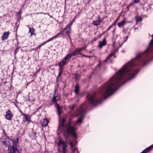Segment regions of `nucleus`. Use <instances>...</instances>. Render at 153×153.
<instances>
[{
	"instance_id": "nucleus-4",
	"label": "nucleus",
	"mask_w": 153,
	"mask_h": 153,
	"mask_svg": "<svg viewBox=\"0 0 153 153\" xmlns=\"http://www.w3.org/2000/svg\"><path fill=\"white\" fill-rule=\"evenodd\" d=\"M87 104L86 103L82 105L80 107L79 109L77 110L76 112L74 115H71L70 117L69 118L70 120L72 119L73 117L77 116H79L76 121L75 123L74 124L75 125L82 123L84 115L85 113V109L87 108Z\"/></svg>"
},
{
	"instance_id": "nucleus-11",
	"label": "nucleus",
	"mask_w": 153,
	"mask_h": 153,
	"mask_svg": "<svg viewBox=\"0 0 153 153\" xmlns=\"http://www.w3.org/2000/svg\"><path fill=\"white\" fill-rule=\"evenodd\" d=\"M10 33L8 31L4 32L1 37V39L2 40H5L7 39L9 36Z\"/></svg>"
},
{
	"instance_id": "nucleus-10",
	"label": "nucleus",
	"mask_w": 153,
	"mask_h": 153,
	"mask_svg": "<svg viewBox=\"0 0 153 153\" xmlns=\"http://www.w3.org/2000/svg\"><path fill=\"white\" fill-rule=\"evenodd\" d=\"M106 45V41L105 38H104L102 41H99V42L98 47L100 48Z\"/></svg>"
},
{
	"instance_id": "nucleus-21",
	"label": "nucleus",
	"mask_w": 153,
	"mask_h": 153,
	"mask_svg": "<svg viewBox=\"0 0 153 153\" xmlns=\"http://www.w3.org/2000/svg\"><path fill=\"white\" fill-rule=\"evenodd\" d=\"M79 54H80L79 53L78 51H77V50H76L75 51H74L72 53V55L73 56H75L76 55H77Z\"/></svg>"
},
{
	"instance_id": "nucleus-7",
	"label": "nucleus",
	"mask_w": 153,
	"mask_h": 153,
	"mask_svg": "<svg viewBox=\"0 0 153 153\" xmlns=\"http://www.w3.org/2000/svg\"><path fill=\"white\" fill-rule=\"evenodd\" d=\"M72 56V55L71 54L67 55L64 59L59 63V65L61 69H62V67L63 66L68 62L69 61V59Z\"/></svg>"
},
{
	"instance_id": "nucleus-6",
	"label": "nucleus",
	"mask_w": 153,
	"mask_h": 153,
	"mask_svg": "<svg viewBox=\"0 0 153 153\" xmlns=\"http://www.w3.org/2000/svg\"><path fill=\"white\" fill-rule=\"evenodd\" d=\"M118 48H115L112 50L106 59L103 61L104 62H106L108 63H112L113 62L112 57L114 56V58L116 56L115 54L118 51Z\"/></svg>"
},
{
	"instance_id": "nucleus-33",
	"label": "nucleus",
	"mask_w": 153,
	"mask_h": 153,
	"mask_svg": "<svg viewBox=\"0 0 153 153\" xmlns=\"http://www.w3.org/2000/svg\"><path fill=\"white\" fill-rule=\"evenodd\" d=\"M91 1V0H90V1Z\"/></svg>"
},
{
	"instance_id": "nucleus-30",
	"label": "nucleus",
	"mask_w": 153,
	"mask_h": 153,
	"mask_svg": "<svg viewBox=\"0 0 153 153\" xmlns=\"http://www.w3.org/2000/svg\"><path fill=\"white\" fill-rule=\"evenodd\" d=\"M42 46V44L40 45H39V46H38V47L39 48H40Z\"/></svg>"
},
{
	"instance_id": "nucleus-34",
	"label": "nucleus",
	"mask_w": 153,
	"mask_h": 153,
	"mask_svg": "<svg viewBox=\"0 0 153 153\" xmlns=\"http://www.w3.org/2000/svg\"><path fill=\"white\" fill-rule=\"evenodd\" d=\"M1 18V17H0V18Z\"/></svg>"
},
{
	"instance_id": "nucleus-22",
	"label": "nucleus",
	"mask_w": 153,
	"mask_h": 153,
	"mask_svg": "<svg viewBox=\"0 0 153 153\" xmlns=\"http://www.w3.org/2000/svg\"><path fill=\"white\" fill-rule=\"evenodd\" d=\"M62 69H61L60 68L59 69V74L58 76H60L62 74Z\"/></svg>"
},
{
	"instance_id": "nucleus-3",
	"label": "nucleus",
	"mask_w": 153,
	"mask_h": 153,
	"mask_svg": "<svg viewBox=\"0 0 153 153\" xmlns=\"http://www.w3.org/2000/svg\"><path fill=\"white\" fill-rule=\"evenodd\" d=\"M4 144L8 146V152L10 153H19L17 148V144L19 142V139L16 137L11 140L6 135H4L2 138Z\"/></svg>"
},
{
	"instance_id": "nucleus-9",
	"label": "nucleus",
	"mask_w": 153,
	"mask_h": 153,
	"mask_svg": "<svg viewBox=\"0 0 153 153\" xmlns=\"http://www.w3.org/2000/svg\"><path fill=\"white\" fill-rule=\"evenodd\" d=\"M13 117L12 113L9 110L6 112L5 117L6 119L9 120H11Z\"/></svg>"
},
{
	"instance_id": "nucleus-17",
	"label": "nucleus",
	"mask_w": 153,
	"mask_h": 153,
	"mask_svg": "<svg viewBox=\"0 0 153 153\" xmlns=\"http://www.w3.org/2000/svg\"><path fill=\"white\" fill-rule=\"evenodd\" d=\"M56 36H53V37L51 38V39H49L47 41L45 42H44L42 44V46H43V45H44L46 43H47L48 42H49L53 40V39H55V37H56Z\"/></svg>"
},
{
	"instance_id": "nucleus-18",
	"label": "nucleus",
	"mask_w": 153,
	"mask_h": 153,
	"mask_svg": "<svg viewBox=\"0 0 153 153\" xmlns=\"http://www.w3.org/2000/svg\"><path fill=\"white\" fill-rule=\"evenodd\" d=\"M101 22V21L100 20H97L96 21H94L93 22V24L94 25L97 26L100 24V23Z\"/></svg>"
},
{
	"instance_id": "nucleus-12",
	"label": "nucleus",
	"mask_w": 153,
	"mask_h": 153,
	"mask_svg": "<svg viewBox=\"0 0 153 153\" xmlns=\"http://www.w3.org/2000/svg\"><path fill=\"white\" fill-rule=\"evenodd\" d=\"M23 115L24 116L23 121H27L29 122L30 121V117L28 114H23Z\"/></svg>"
},
{
	"instance_id": "nucleus-23",
	"label": "nucleus",
	"mask_w": 153,
	"mask_h": 153,
	"mask_svg": "<svg viewBox=\"0 0 153 153\" xmlns=\"http://www.w3.org/2000/svg\"><path fill=\"white\" fill-rule=\"evenodd\" d=\"M82 49H83L82 48H79V49H77L76 50H77V51H78L79 53L80 54V52Z\"/></svg>"
},
{
	"instance_id": "nucleus-1",
	"label": "nucleus",
	"mask_w": 153,
	"mask_h": 153,
	"mask_svg": "<svg viewBox=\"0 0 153 153\" xmlns=\"http://www.w3.org/2000/svg\"><path fill=\"white\" fill-rule=\"evenodd\" d=\"M152 36V39L145 52L137 54L135 58L124 65L109 81L102 86L99 93L87 95V100L89 104L96 106L100 102V96L106 98L112 95L119 87L135 77L139 71L138 68L140 66L146 64L147 57L153 50V34Z\"/></svg>"
},
{
	"instance_id": "nucleus-28",
	"label": "nucleus",
	"mask_w": 153,
	"mask_h": 153,
	"mask_svg": "<svg viewBox=\"0 0 153 153\" xmlns=\"http://www.w3.org/2000/svg\"><path fill=\"white\" fill-rule=\"evenodd\" d=\"M38 48H39L38 47L36 48H34V49H33V50H37Z\"/></svg>"
},
{
	"instance_id": "nucleus-27",
	"label": "nucleus",
	"mask_w": 153,
	"mask_h": 153,
	"mask_svg": "<svg viewBox=\"0 0 153 153\" xmlns=\"http://www.w3.org/2000/svg\"><path fill=\"white\" fill-rule=\"evenodd\" d=\"M38 48H39L38 47L36 48H34V49H33V50H37Z\"/></svg>"
},
{
	"instance_id": "nucleus-26",
	"label": "nucleus",
	"mask_w": 153,
	"mask_h": 153,
	"mask_svg": "<svg viewBox=\"0 0 153 153\" xmlns=\"http://www.w3.org/2000/svg\"><path fill=\"white\" fill-rule=\"evenodd\" d=\"M101 63H100L98 65H97V67H100L101 66Z\"/></svg>"
},
{
	"instance_id": "nucleus-16",
	"label": "nucleus",
	"mask_w": 153,
	"mask_h": 153,
	"mask_svg": "<svg viewBox=\"0 0 153 153\" xmlns=\"http://www.w3.org/2000/svg\"><path fill=\"white\" fill-rule=\"evenodd\" d=\"M79 87L78 85H76L75 87L74 92L76 94H78V92L79 91Z\"/></svg>"
},
{
	"instance_id": "nucleus-2",
	"label": "nucleus",
	"mask_w": 153,
	"mask_h": 153,
	"mask_svg": "<svg viewBox=\"0 0 153 153\" xmlns=\"http://www.w3.org/2000/svg\"><path fill=\"white\" fill-rule=\"evenodd\" d=\"M60 96L59 95L58 92L55 90L54 94L52 99V102L53 103H55V107L57 109L58 114L59 116V125L57 130V133H60L64 132V135L66 143H69L71 147L72 153H74L76 150V149L74 146L76 145L77 142L76 140V135L75 132V128L71 125L69 122L67 125H64V123L65 119L61 118L60 115L61 114V110L62 108L59 104L56 103V102L59 99Z\"/></svg>"
},
{
	"instance_id": "nucleus-25",
	"label": "nucleus",
	"mask_w": 153,
	"mask_h": 153,
	"mask_svg": "<svg viewBox=\"0 0 153 153\" xmlns=\"http://www.w3.org/2000/svg\"><path fill=\"white\" fill-rule=\"evenodd\" d=\"M112 26V25L109 26L108 28L107 29V31L109 30L111 27Z\"/></svg>"
},
{
	"instance_id": "nucleus-20",
	"label": "nucleus",
	"mask_w": 153,
	"mask_h": 153,
	"mask_svg": "<svg viewBox=\"0 0 153 153\" xmlns=\"http://www.w3.org/2000/svg\"><path fill=\"white\" fill-rule=\"evenodd\" d=\"M142 19L141 17L137 16L136 18V23H137L138 22L141 21Z\"/></svg>"
},
{
	"instance_id": "nucleus-8",
	"label": "nucleus",
	"mask_w": 153,
	"mask_h": 153,
	"mask_svg": "<svg viewBox=\"0 0 153 153\" xmlns=\"http://www.w3.org/2000/svg\"><path fill=\"white\" fill-rule=\"evenodd\" d=\"M59 148L62 149V153H67L68 150L67 149V146L66 144L62 140H59L57 144Z\"/></svg>"
},
{
	"instance_id": "nucleus-15",
	"label": "nucleus",
	"mask_w": 153,
	"mask_h": 153,
	"mask_svg": "<svg viewBox=\"0 0 153 153\" xmlns=\"http://www.w3.org/2000/svg\"><path fill=\"white\" fill-rule=\"evenodd\" d=\"M140 0H134L133 2L130 3L128 6L129 7H130L131 6H134V3L138 4L139 3Z\"/></svg>"
},
{
	"instance_id": "nucleus-24",
	"label": "nucleus",
	"mask_w": 153,
	"mask_h": 153,
	"mask_svg": "<svg viewBox=\"0 0 153 153\" xmlns=\"http://www.w3.org/2000/svg\"><path fill=\"white\" fill-rule=\"evenodd\" d=\"M76 107V105H74L71 106V108L72 110H73Z\"/></svg>"
},
{
	"instance_id": "nucleus-31",
	"label": "nucleus",
	"mask_w": 153,
	"mask_h": 153,
	"mask_svg": "<svg viewBox=\"0 0 153 153\" xmlns=\"http://www.w3.org/2000/svg\"><path fill=\"white\" fill-rule=\"evenodd\" d=\"M117 19L116 21H115V22H117Z\"/></svg>"
},
{
	"instance_id": "nucleus-19",
	"label": "nucleus",
	"mask_w": 153,
	"mask_h": 153,
	"mask_svg": "<svg viewBox=\"0 0 153 153\" xmlns=\"http://www.w3.org/2000/svg\"><path fill=\"white\" fill-rule=\"evenodd\" d=\"M29 33H31V36L34 34V29L32 28H29Z\"/></svg>"
},
{
	"instance_id": "nucleus-5",
	"label": "nucleus",
	"mask_w": 153,
	"mask_h": 153,
	"mask_svg": "<svg viewBox=\"0 0 153 153\" xmlns=\"http://www.w3.org/2000/svg\"><path fill=\"white\" fill-rule=\"evenodd\" d=\"M72 25V23H69L67 26L63 30L61 31L60 32L57 34L56 35L54 36H56L55 39L57 38L61 34H62L64 36H68L69 37V35L71 33V27Z\"/></svg>"
},
{
	"instance_id": "nucleus-32",
	"label": "nucleus",
	"mask_w": 153,
	"mask_h": 153,
	"mask_svg": "<svg viewBox=\"0 0 153 153\" xmlns=\"http://www.w3.org/2000/svg\"><path fill=\"white\" fill-rule=\"evenodd\" d=\"M77 153H79V151H78V152H77Z\"/></svg>"
},
{
	"instance_id": "nucleus-13",
	"label": "nucleus",
	"mask_w": 153,
	"mask_h": 153,
	"mask_svg": "<svg viewBox=\"0 0 153 153\" xmlns=\"http://www.w3.org/2000/svg\"><path fill=\"white\" fill-rule=\"evenodd\" d=\"M126 24V20L124 19L122 20L120 22H119L117 24V25L119 27H123Z\"/></svg>"
},
{
	"instance_id": "nucleus-29",
	"label": "nucleus",
	"mask_w": 153,
	"mask_h": 153,
	"mask_svg": "<svg viewBox=\"0 0 153 153\" xmlns=\"http://www.w3.org/2000/svg\"><path fill=\"white\" fill-rule=\"evenodd\" d=\"M128 36H127L126 37V39L125 40V42L126 41L128 38Z\"/></svg>"
},
{
	"instance_id": "nucleus-14",
	"label": "nucleus",
	"mask_w": 153,
	"mask_h": 153,
	"mask_svg": "<svg viewBox=\"0 0 153 153\" xmlns=\"http://www.w3.org/2000/svg\"><path fill=\"white\" fill-rule=\"evenodd\" d=\"M48 121L46 119H44L42 122V125L44 127H45L48 124Z\"/></svg>"
}]
</instances>
